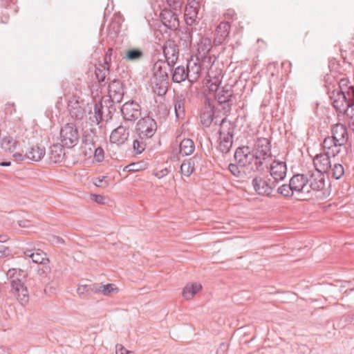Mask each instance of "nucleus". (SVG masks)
<instances>
[{
    "mask_svg": "<svg viewBox=\"0 0 354 354\" xmlns=\"http://www.w3.org/2000/svg\"><path fill=\"white\" fill-rule=\"evenodd\" d=\"M107 30L111 37H115L120 32V26L116 22H111L108 26Z\"/></svg>",
    "mask_w": 354,
    "mask_h": 354,
    "instance_id": "5fc2aeb1",
    "label": "nucleus"
},
{
    "mask_svg": "<svg viewBox=\"0 0 354 354\" xmlns=\"http://www.w3.org/2000/svg\"><path fill=\"white\" fill-rule=\"evenodd\" d=\"M221 80L218 76L209 77L206 80V86L210 91L217 92L219 90Z\"/></svg>",
    "mask_w": 354,
    "mask_h": 354,
    "instance_id": "79ce46f5",
    "label": "nucleus"
},
{
    "mask_svg": "<svg viewBox=\"0 0 354 354\" xmlns=\"http://www.w3.org/2000/svg\"><path fill=\"white\" fill-rule=\"evenodd\" d=\"M228 169L232 175L239 177L241 173V168L237 163H230L228 165Z\"/></svg>",
    "mask_w": 354,
    "mask_h": 354,
    "instance_id": "6e6d98bb",
    "label": "nucleus"
},
{
    "mask_svg": "<svg viewBox=\"0 0 354 354\" xmlns=\"http://www.w3.org/2000/svg\"><path fill=\"white\" fill-rule=\"evenodd\" d=\"M178 147L180 155H192L195 150L194 142L189 138L183 140Z\"/></svg>",
    "mask_w": 354,
    "mask_h": 354,
    "instance_id": "7c9ffc66",
    "label": "nucleus"
},
{
    "mask_svg": "<svg viewBox=\"0 0 354 354\" xmlns=\"http://www.w3.org/2000/svg\"><path fill=\"white\" fill-rule=\"evenodd\" d=\"M270 148V142L268 138H259L254 144V150L259 155H271Z\"/></svg>",
    "mask_w": 354,
    "mask_h": 354,
    "instance_id": "a878e982",
    "label": "nucleus"
},
{
    "mask_svg": "<svg viewBox=\"0 0 354 354\" xmlns=\"http://www.w3.org/2000/svg\"><path fill=\"white\" fill-rule=\"evenodd\" d=\"M146 147V144L145 142L140 139V140H135L133 142V149L136 153L140 154L144 151Z\"/></svg>",
    "mask_w": 354,
    "mask_h": 354,
    "instance_id": "de8ad7c7",
    "label": "nucleus"
},
{
    "mask_svg": "<svg viewBox=\"0 0 354 354\" xmlns=\"http://www.w3.org/2000/svg\"><path fill=\"white\" fill-rule=\"evenodd\" d=\"M82 149L84 155H104L102 147L94 141L93 138L86 136L84 138Z\"/></svg>",
    "mask_w": 354,
    "mask_h": 354,
    "instance_id": "a211bd4d",
    "label": "nucleus"
},
{
    "mask_svg": "<svg viewBox=\"0 0 354 354\" xmlns=\"http://www.w3.org/2000/svg\"><path fill=\"white\" fill-rule=\"evenodd\" d=\"M213 65L212 58L201 59L192 57L187 64V75L190 82H196L203 74H207V77H211L209 70Z\"/></svg>",
    "mask_w": 354,
    "mask_h": 354,
    "instance_id": "20e7f679",
    "label": "nucleus"
},
{
    "mask_svg": "<svg viewBox=\"0 0 354 354\" xmlns=\"http://www.w3.org/2000/svg\"><path fill=\"white\" fill-rule=\"evenodd\" d=\"M97 283H93L90 285H81L77 289V292L80 296L84 294L91 295L97 293Z\"/></svg>",
    "mask_w": 354,
    "mask_h": 354,
    "instance_id": "58836bf2",
    "label": "nucleus"
},
{
    "mask_svg": "<svg viewBox=\"0 0 354 354\" xmlns=\"http://www.w3.org/2000/svg\"><path fill=\"white\" fill-rule=\"evenodd\" d=\"M70 115L76 120H82L86 115L85 104L75 97L71 99L68 104Z\"/></svg>",
    "mask_w": 354,
    "mask_h": 354,
    "instance_id": "dca6fc26",
    "label": "nucleus"
},
{
    "mask_svg": "<svg viewBox=\"0 0 354 354\" xmlns=\"http://www.w3.org/2000/svg\"><path fill=\"white\" fill-rule=\"evenodd\" d=\"M195 165L194 157L184 161L180 166L181 174L186 176H189L194 171Z\"/></svg>",
    "mask_w": 354,
    "mask_h": 354,
    "instance_id": "4c0bfd02",
    "label": "nucleus"
},
{
    "mask_svg": "<svg viewBox=\"0 0 354 354\" xmlns=\"http://www.w3.org/2000/svg\"><path fill=\"white\" fill-rule=\"evenodd\" d=\"M121 112L125 120L133 122L140 116L141 109L138 103L129 101L122 105Z\"/></svg>",
    "mask_w": 354,
    "mask_h": 354,
    "instance_id": "ddd939ff",
    "label": "nucleus"
},
{
    "mask_svg": "<svg viewBox=\"0 0 354 354\" xmlns=\"http://www.w3.org/2000/svg\"><path fill=\"white\" fill-rule=\"evenodd\" d=\"M333 282V298L336 299H339L342 298L341 294H348V291H352L353 289H348L346 288L345 283H346L344 281L341 280H334Z\"/></svg>",
    "mask_w": 354,
    "mask_h": 354,
    "instance_id": "c756f323",
    "label": "nucleus"
},
{
    "mask_svg": "<svg viewBox=\"0 0 354 354\" xmlns=\"http://www.w3.org/2000/svg\"><path fill=\"white\" fill-rule=\"evenodd\" d=\"M25 256L31 258L32 262L41 264L44 261L49 262V259L46 257V254L39 249H27L24 251Z\"/></svg>",
    "mask_w": 354,
    "mask_h": 354,
    "instance_id": "4be33fe9",
    "label": "nucleus"
},
{
    "mask_svg": "<svg viewBox=\"0 0 354 354\" xmlns=\"http://www.w3.org/2000/svg\"><path fill=\"white\" fill-rule=\"evenodd\" d=\"M220 143L218 145L219 151L223 153H227L229 152L230 148L232 146V138L228 137H220Z\"/></svg>",
    "mask_w": 354,
    "mask_h": 354,
    "instance_id": "a19ab883",
    "label": "nucleus"
},
{
    "mask_svg": "<svg viewBox=\"0 0 354 354\" xmlns=\"http://www.w3.org/2000/svg\"><path fill=\"white\" fill-rule=\"evenodd\" d=\"M221 113V111L216 109L214 106L211 104L209 98L205 97L200 114L201 123L205 127H208L212 124L217 125Z\"/></svg>",
    "mask_w": 354,
    "mask_h": 354,
    "instance_id": "423d86ee",
    "label": "nucleus"
},
{
    "mask_svg": "<svg viewBox=\"0 0 354 354\" xmlns=\"http://www.w3.org/2000/svg\"><path fill=\"white\" fill-rule=\"evenodd\" d=\"M179 43L184 48H189L192 40V29L185 28L180 30Z\"/></svg>",
    "mask_w": 354,
    "mask_h": 354,
    "instance_id": "2f4dec72",
    "label": "nucleus"
},
{
    "mask_svg": "<svg viewBox=\"0 0 354 354\" xmlns=\"http://www.w3.org/2000/svg\"><path fill=\"white\" fill-rule=\"evenodd\" d=\"M50 164L51 163H59L64 165L65 162L67 161V156H49Z\"/></svg>",
    "mask_w": 354,
    "mask_h": 354,
    "instance_id": "13d9d810",
    "label": "nucleus"
},
{
    "mask_svg": "<svg viewBox=\"0 0 354 354\" xmlns=\"http://www.w3.org/2000/svg\"><path fill=\"white\" fill-rule=\"evenodd\" d=\"M29 153L32 155H45V149L37 145L30 149Z\"/></svg>",
    "mask_w": 354,
    "mask_h": 354,
    "instance_id": "bf43d9fd",
    "label": "nucleus"
},
{
    "mask_svg": "<svg viewBox=\"0 0 354 354\" xmlns=\"http://www.w3.org/2000/svg\"><path fill=\"white\" fill-rule=\"evenodd\" d=\"M62 143L67 148L75 146L79 140L80 135L77 127L72 123H67L60 130Z\"/></svg>",
    "mask_w": 354,
    "mask_h": 354,
    "instance_id": "6e6552de",
    "label": "nucleus"
},
{
    "mask_svg": "<svg viewBox=\"0 0 354 354\" xmlns=\"http://www.w3.org/2000/svg\"><path fill=\"white\" fill-rule=\"evenodd\" d=\"M39 265L40 266L38 268V274L41 277L47 276V274L50 273L51 270L49 262L44 261V263H42Z\"/></svg>",
    "mask_w": 354,
    "mask_h": 354,
    "instance_id": "3c124183",
    "label": "nucleus"
},
{
    "mask_svg": "<svg viewBox=\"0 0 354 354\" xmlns=\"http://www.w3.org/2000/svg\"><path fill=\"white\" fill-rule=\"evenodd\" d=\"M144 53L139 48H130L125 50L123 59L127 62H135L141 60Z\"/></svg>",
    "mask_w": 354,
    "mask_h": 354,
    "instance_id": "cd10ccee",
    "label": "nucleus"
},
{
    "mask_svg": "<svg viewBox=\"0 0 354 354\" xmlns=\"http://www.w3.org/2000/svg\"><path fill=\"white\" fill-rule=\"evenodd\" d=\"M277 192L286 198L291 197L295 194L290 183L289 184H284L280 186L277 189Z\"/></svg>",
    "mask_w": 354,
    "mask_h": 354,
    "instance_id": "a18cd8bd",
    "label": "nucleus"
},
{
    "mask_svg": "<svg viewBox=\"0 0 354 354\" xmlns=\"http://www.w3.org/2000/svg\"><path fill=\"white\" fill-rule=\"evenodd\" d=\"M185 98L183 95H177L174 100V106L176 117L183 119L185 116Z\"/></svg>",
    "mask_w": 354,
    "mask_h": 354,
    "instance_id": "c85d7f7f",
    "label": "nucleus"
},
{
    "mask_svg": "<svg viewBox=\"0 0 354 354\" xmlns=\"http://www.w3.org/2000/svg\"><path fill=\"white\" fill-rule=\"evenodd\" d=\"M232 96V91L227 87L219 88L216 92L215 97L220 104L227 102Z\"/></svg>",
    "mask_w": 354,
    "mask_h": 354,
    "instance_id": "72a5a7b5",
    "label": "nucleus"
},
{
    "mask_svg": "<svg viewBox=\"0 0 354 354\" xmlns=\"http://www.w3.org/2000/svg\"><path fill=\"white\" fill-rule=\"evenodd\" d=\"M106 178V176H102V178H95L93 179V183L97 187L106 188L109 186V182Z\"/></svg>",
    "mask_w": 354,
    "mask_h": 354,
    "instance_id": "864d4df0",
    "label": "nucleus"
},
{
    "mask_svg": "<svg viewBox=\"0 0 354 354\" xmlns=\"http://www.w3.org/2000/svg\"><path fill=\"white\" fill-rule=\"evenodd\" d=\"M1 145L6 152L12 153L16 147V141L11 137H6L1 140Z\"/></svg>",
    "mask_w": 354,
    "mask_h": 354,
    "instance_id": "ea45409f",
    "label": "nucleus"
},
{
    "mask_svg": "<svg viewBox=\"0 0 354 354\" xmlns=\"http://www.w3.org/2000/svg\"><path fill=\"white\" fill-rule=\"evenodd\" d=\"M157 130V124L155 120L147 116L140 119L136 125V131L140 139L151 138Z\"/></svg>",
    "mask_w": 354,
    "mask_h": 354,
    "instance_id": "1a4fd4ad",
    "label": "nucleus"
},
{
    "mask_svg": "<svg viewBox=\"0 0 354 354\" xmlns=\"http://www.w3.org/2000/svg\"><path fill=\"white\" fill-rule=\"evenodd\" d=\"M344 174V169L341 164H335L333 165V178L339 179Z\"/></svg>",
    "mask_w": 354,
    "mask_h": 354,
    "instance_id": "603ef678",
    "label": "nucleus"
},
{
    "mask_svg": "<svg viewBox=\"0 0 354 354\" xmlns=\"http://www.w3.org/2000/svg\"><path fill=\"white\" fill-rule=\"evenodd\" d=\"M346 77L333 74V109L344 114L351 127L354 128V87Z\"/></svg>",
    "mask_w": 354,
    "mask_h": 354,
    "instance_id": "f257e3e1",
    "label": "nucleus"
},
{
    "mask_svg": "<svg viewBox=\"0 0 354 354\" xmlns=\"http://www.w3.org/2000/svg\"><path fill=\"white\" fill-rule=\"evenodd\" d=\"M178 10H174L167 7H163L160 17L162 24L169 29L176 30L178 28L180 22L178 17Z\"/></svg>",
    "mask_w": 354,
    "mask_h": 354,
    "instance_id": "9b49d317",
    "label": "nucleus"
},
{
    "mask_svg": "<svg viewBox=\"0 0 354 354\" xmlns=\"http://www.w3.org/2000/svg\"><path fill=\"white\" fill-rule=\"evenodd\" d=\"M15 161L20 162L25 160H29L35 162L40 161L44 156H14Z\"/></svg>",
    "mask_w": 354,
    "mask_h": 354,
    "instance_id": "4d7b16f0",
    "label": "nucleus"
},
{
    "mask_svg": "<svg viewBox=\"0 0 354 354\" xmlns=\"http://www.w3.org/2000/svg\"><path fill=\"white\" fill-rule=\"evenodd\" d=\"M330 156H313L312 158L315 171L320 173H326L331 167Z\"/></svg>",
    "mask_w": 354,
    "mask_h": 354,
    "instance_id": "412c9836",
    "label": "nucleus"
},
{
    "mask_svg": "<svg viewBox=\"0 0 354 354\" xmlns=\"http://www.w3.org/2000/svg\"><path fill=\"white\" fill-rule=\"evenodd\" d=\"M202 286L198 283H194L186 286L183 290V296L186 299H192L200 290Z\"/></svg>",
    "mask_w": 354,
    "mask_h": 354,
    "instance_id": "473e14b6",
    "label": "nucleus"
},
{
    "mask_svg": "<svg viewBox=\"0 0 354 354\" xmlns=\"http://www.w3.org/2000/svg\"><path fill=\"white\" fill-rule=\"evenodd\" d=\"M241 169L250 167L252 165L250 156H234Z\"/></svg>",
    "mask_w": 354,
    "mask_h": 354,
    "instance_id": "49530a36",
    "label": "nucleus"
},
{
    "mask_svg": "<svg viewBox=\"0 0 354 354\" xmlns=\"http://www.w3.org/2000/svg\"><path fill=\"white\" fill-rule=\"evenodd\" d=\"M231 25L229 22H221L216 27L214 41L216 45L222 44L227 38Z\"/></svg>",
    "mask_w": 354,
    "mask_h": 354,
    "instance_id": "aec40b11",
    "label": "nucleus"
},
{
    "mask_svg": "<svg viewBox=\"0 0 354 354\" xmlns=\"http://www.w3.org/2000/svg\"><path fill=\"white\" fill-rule=\"evenodd\" d=\"M308 179L306 174L294 175L290 180V183L292 187L293 191L297 196L298 199L306 201L310 198L308 196V185H307Z\"/></svg>",
    "mask_w": 354,
    "mask_h": 354,
    "instance_id": "0eeeda50",
    "label": "nucleus"
},
{
    "mask_svg": "<svg viewBox=\"0 0 354 354\" xmlns=\"http://www.w3.org/2000/svg\"><path fill=\"white\" fill-rule=\"evenodd\" d=\"M348 133L345 126L341 124H333V155L342 153L348 155L351 146L347 145Z\"/></svg>",
    "mask_w": 354,
    "mask_h": 354,
    "instance_id": "39448f33",
    "label": "nucleus"
},
{
    "mask_svg": "<svg viewBox=\"0 0 354 354\" xmlns=\"http://www.w3.org/2000/svg\"><path fill=\"white\" fill-rule=\"evenodd\" d=\"M308 185V196H310L311 190L319 191L324 189L325 186L324 174L317 171H309L307 174Z\"/></svg>",
    "mask_w": 354,
    "mask_h": 354,
    "instance_id": "f8f14e48",
    "label": "nucleus"
},
{
    "mask_svg": "<svg viewBox=\"0 0 354 354\" xmlns=\"http://www.w3.org/2000/svg\"><path fill=\"white\" fill-rule=\"evenodd\" d=\"M129 136V127L120 125L111 132L110 140L112 143L120 145L123 144L128 139Z\"/></svg>",
    "mask_w": 354,
    "mask_h": 354,
    "instance_id": "6ab92c4d",
    "label": "nucleus"
},
{
    "mask_svg": "<svg viewBox=\"0 0 354 354\" xmlns=\"http://www.w3.org/2000/svg\"><path fill=\"white\" fill-rule=\"evenodd\" d=\"M169 67L165 62L158 60L153 64V76L152 77H156L159 80H168L167 68Z\"/></svg>",
    "mask_w": 354,
    "mask_h": 354,
    "instance_id": "b1692460",
    "label": "nucleus"
},
{
    "mask_svg": "<svg viewBox=\"0 0 354 354\" xmlns=\"http://www.w3.org/2000/svg\"><path fill=\"white\" fill-rule=\"evenodd\" d=\"M97 293H101L104 296H109L113 293H118L119 292L118 288L115 287L113 283H108L102 285L97 283Z\"/></svg>",
    "mask_w": 354,
    "mask_h": 354,
    "instance_id": "e433bc0d",
    "label": "nucleus"
},
{
    "mask_svg": "<svg viewBox=\"0 0 354 354\" xmlns=\"http://www.w3.org/2000/svg\"><path fill=\"white\" fill-rule=\"evenodd\" d=\"M323 147L324 149H330L332 147V137H327L324 138L323 142Z\"/></svg>",
    "mask_w": 354,
    "mask_h": 354,
    "instance_id": "69168bd1",
    "label": "nucleus"
},
{
    "mask_svg": "<svg viewBox=\"0 0 354 354\" xmlns=\"http://www.w3.org/2000/svg\"><path fill=\"white\" fill-rule=\"evenodd\" d=\"M77 162V160L75 158V156H67V161L65 162L64 166L71 167Z\"/></svg>",
    "mask_w": 354,
    "mask_h": 354,
    "instance_id": "0e129e2a",
    "label": "nucleus"
},
{
    "mask_svg": "<svg viewBox=\"0 0 354 354\" xmlns=\"http://www.w3.org/2000/svg\"><path fill=\"white\" fill-rule=\"evenodd\" d=\"M109 95L106 99H102L100 103H97L94 106L93 112H90V120L96 124H100L104 120H108L111 117L110 115L111 111L108 106V104L120 103L123 97V92L112 90V86H109Z\"/></svg>",
    "mask_w": 354,
    "mask_h": 354,
    "instance_id": "7ed1b4c3",
    "label": "nucleus"
},
{
    "mask_svg": "<svg viewBox=\"0 0 354 354\" xmlns=\"http://www.w3.org/2000/svg\"><path fill=\"white\" fill-rule=\"evenodd\" d=\"M7 277L11 286L10 293L21 305L25 306L28 304L30 298L28 290L24 286L27 273L21 269L10 268L7 272Z\"/></svg>",
    "mask_w": 354,
    "mask_h": 354,
    "instance_id": "f03ea898",
    "label": "nucleus"
},
{
    "mask_svg": "<svg viewBox=\"0 0 354 354\" xmlns=\"http://www.w3.org/2000/svg\"><path fill=\"white\" fill-rule=\"evenodd\" d=\"M188 79V75H187V68L185 69L184 66H179L173 71L172 73V80L176 83H180L185 81L186 79Z\"/></svg>",
    "mask_w": 354,
    "mask_h": 354,
    "instance_id": "c9c22d12",
    "label": "nucleus"
},
{
    "mask_svg": "<svg viewBox=\"0 0 354 354\" xmlns=\"http://www.w3.org/2000/svg\"><path fill=\"white\" fill-rule=\"evenodd\" d=\"M65 145L62 144H55L50 148V155H66Z\"/></svg>",
    "mask_w": 354,
    "mask_h": 354,
    "instance_id": "8fccbe9b",
    "label": "nucleus"
},
{
    "mask_svg": "<svg viewBox=\"0 0 354 354\" xmlns=\"http://www.w3.org/2000/svg\"><path fill=\"white\" fill-rule=\"evenodd\" d=\"M286 172L287 167L285 161L274 160L270 166V176L277 184L284 179Z\"/></svg>",
    "mask_w": 354,
    "mask_h": 354,
    "instance_id": "f3484780",
    "label": "nucleus"
},
{
    "mask_svg": "<svg viewBox=\"0 0 354 354\" xmlns=\"http://www.w3.org/2000/svg\"><path fill=\"white\" fill-rule=\"evenodd\" d=\"M151 88L154 93L159 96H163L166 94L169 82L167 80H159L156 77L151 79Z\"/></svg>",
    "mask_w": 354,
    "mask_h": 354,
    "instance_id": "5701e85b",
    "label": "nucleus"
},
{
    "mask_svg": "<svg viewBox=\"0 0 354 354\" xmlns=\"http://www.w3.org/2000/svg\"><path fill=\"white\" fill-rule=\"evenodd\" d=\"M116 348H117L116 354H129V351H127L122 345H117Z\"/></svg>",
    "mask_w": 354,
    "mask_h": 354,
    "instance_id": "774afa93",
    "label": "nucleus"
},
{
    "mask_svg": "<svg viewBox=\"0 0 354 354\" xmlns=\"http://www.w3.org/2000/svg\"><path fill=\"white\" fill-rule=\"evenodd\" d=\"M255 192L262 196H270L276 187V181L272 178L257 176L252 181Z\"/></svg>",
    "mask_w": 354,
    "mask_h": 354,
    "instance_id": "9d476101",
    "label": "nucleus"
},
{
    "mask_svg": "<svg viewBox=\"0 0 354 354\" xmlns=\"http://www.w3.org/2000/svg\"><path fill=\"white\" fill-rule=\"evenodd\" d=\"M169 173V171L167 168L162 169L160 170L155 169L153 171V175L158 178H162L164 176H167Z\"/></svg>",
    "mask_w": 354,
    "mask_h": 354,
    "instance_id": "052dcab7",
    "label": "nucleus"
},
{
    "mask_svg": "<svg viewBox=\"0 0 354 354\" xmlns=\"http://www.w3.org/2000/svg\"><path fill=\"white\" fill-rule=\"evenodd\" d=\"M250 159L252 162V165L250 167V169H255L257 171H263L264 169V158L261 159V156H250Z\"/></svg>",
    "mask_w": 354,
    "mask_h": 354,
    "instance_id": "c03bdc74",
    "label": "nucleus"
},
{
    "mask_svg": "<svg viewBox=\"0 0 354 354\" xmlns=\"http://www.w3.org/2000/svg\"><path fill=\"white\" fill-rule=\"evenodd\" d=\"M165 2L166 6L162 5V6L174 10H180L183 4V0H165Z\"/></svg>",
    "mask_w": 354,
    "mask_h": 354,
    "instance_id": "09e8293b",
    "label": "nucleus"
},
{
    "mask_svg": "<svg viewBox=\"0 0 354 354\" xmlns=\"http://www.w3.org/2000/svg\"><path fill=\"white\" fill-rule=\"evenodd\" d=\"M91 198L98 204H104V197L100 194H91Z\"/></svg>",
    "mask_w": 354,
    "mask_h": 354,
    "instance_id": "680f3d73",
    "label": "nucleus"
},
{
    "mask_svg": "<svg viewBox=\"0 0 354 354\" xmlns=\"http://www.w3.org/2000/svg\"><path fill=\"white\" fill-rule=\"evenodd\" d=\"M148 165V162L145 160H142L138 162H133L127 165L124 168V171H127V172L131 173L140 171L147 169Z\"/></svg>",
    "mask_w": 354,
    "mask_h": 354,
    "instance_id": "f704fd0d",
    "label": "nucleus"
},
{
    "mask_svg": "<svg viewBox=\"0 0 354 354\" xmlns=\"http://www.w3.org/2000/svg\"><path fill=\"white\" fill-rule=\"evenodd\" d=\"M212 48V41L210 39L207 37H201L199 41L196 45V54L194 57L205 59V58H212L213 64L216 60L214 56H212L209 54L210 49Z\"/></svg>",
    "mask_w": 354,
    "mask_h": 354,
    "instance_id": "2eb2a0df",
    "label": "nucleus"
},
{
    "mask_svg": "<svg viewBox=\"0 0 354 354\" xmlns=\"http://www.w3.org/2000/svg\"><path fill=\"white\" fill-rule=\"evenodd\" d=\"M163 53L167 65L173 66L177 62L179 55V48L175 41L169 39L163 46Z\"/></svg>",
    "mask_w": 354,
    "mask_h": 354,
    "instance_id": "4468645a",
    "label": "nucleus"
},
{
    "mask_svg": "<svg viewBox=\"0 0 354 354\" xmlns=\"http://www.w3.org/2000/svg\"><path fill=\"white\" fill-rule=\"evenodd\" d=\"M109 74V67L101 65L95 69V75L99 82H104L106 76Z\"/></svg>",
    "mask_w": 354,
    "mask_h": 354,
    "instance_id": "37998d69",
    "label": "nucleus"
},
{
    "mask_svg": "<svg viewBox=\"0 0 354 354\" xmlns=\"http://www.w3.org/2000/svg\"><path fill=\"white\" fill-rule=\"evenodd\" d=\"M324 86L326 88V89H327V93L328 94L329 93V91H330L329 86L332 84V79H331L330 75L327 73L324 76Z\"/></svg>",
    "mask_w": 354,
    "mask_h": 354,
    "instance_id": "e2e57ef3",
    "label": "nucleus"
},
{
    "mask_svg": "<svg viewBox=\"0 0 354 354\" xmlns=\"http://www.w3.org/2000/svg\"><path fill=\"white\" fill-rule=\"evenodd\" d=\"M198 3H189L185 10V21L188 26H192L196 21L198 15Z\"/></svg>",
    "mask_w": 354,
    "mask_h": 354,
    "instance_id": "393cba45",
    "label": "nucleus"
},
{
    "mask_svg": "<svg viewBox=\"0 0 354 354\" xmlns=\"http://www.w3.org/2000/svg\"><path fill=\"white\" fill-rule=\"evenodd\" d=\"M9 249L8 248L0 245V258H3L8 254Z\"/></svg>",
    "mask_w": 354,
    "mask_h": 354,
    "instance_id": "338daca9",
    "label": "nucleus"
},
{
    "mask_svg": "<svg viewBox=\"0 0 354 354\" xmlns=\"http://www.w3.org/2000/svg\"><path fill=\"white\" fill-rule=\"evenodd\" d=\"M220 128L218 130L220 137H228L233 138L234 127L231 122L227 120L226 118H222L221 120L218 119V123Z\"/></svg>",
    "mask_w": 354,
    "mask_h": 354,
    "instance_id": "bb28decb",
    "label": "nucleus"
}]
</instances>
